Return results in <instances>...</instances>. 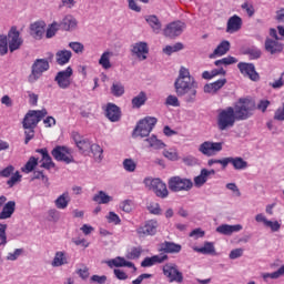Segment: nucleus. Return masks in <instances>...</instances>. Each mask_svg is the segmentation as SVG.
Segmentation results:
<instances>
[{"mask_svg": "<svg viewBox=\"0 0 284 284\" xmlns=\"http://www.w3.org/2000/svg\"><path fill=\"white\" fill-rule=\"evenodd\" d=\"M163 274L169 280V283H183V273L179 271V266L174 263H168L163 266Z\"/></svg>", "mask_w": 284, "mask_h": 284, "instance_id": "9", "label": "nucleus"}, {"mask_svg": "<svg viewBox=\"0 0 284 284\" xmlns=\"http://www.w3.org/2000/svg\"><path fill=\"white\" fill-rule=\"evenodd\" d=\"M162 250L166 252V254H179V252H181V245L173 242H164Z\"/></svg>", "mask_w": 284, "mask_h": 284, "instance_id": "42", "label": "nucleus"}, {"mask_svg": "<svg viewBox=\"0 0 284 284\" xmlns=\"http://www.w3.org/2000/svg\"><path fill=\"white\" fill-rule=\"evenodd\" d=\"M165 105H170L171 108H180L181 101H179V97L176 95H168L165 100Z\"/></svg>", "mask_w": 284, "mask_h": 284, "instance_id": "57", "label": "nucleus"}, {"mask_svg": "<svg viewBox=\"0 0 284 284\" xmlns=\"http://www.w3.org/2000/svg\"><path fill=\"white\" fill-rule=\"evenodd\" d=\"M21 181V173H19V171H17L14 174L11 175V178L7 181V184L9 185V187H14V185H17V183H20Z\"/></svg>", "mask_w": 284, "mask_h": 284, "instance_id": "60", "label": "nucleus"}, {"mask_svg": "<svg viewBox=\"0 0 284 284\" xmlns=\"http://www.w3.org/2000/svg\"><path fill=\"white\" fill-rule=\"evenodd\" d=\"M72 59V51L69 50H60L55 53V61L59 65H65L70 63Z\"/></svg>", "mask_w": 284, "mask_h": 284, "instance_id": "31", "label": "nucleus"}, {"mask_svg": "<svg viewBox=\"0 0 284 284\" xmlns=\"http://www.w3.org/2000/svg\"><path fill=\"white\" fill-rule=\"evenodd\" d=\"M7 43L10 52H14L16 50H19L21 45H23V39H21L19 31H17L14 28L9 31Z\"/></svg>", "mask_w": 284, "mask_h": 284, "instance_id": "17", "label": "nucleus"}, {"mask_svg": "<svg viewBox=\"0 0 284 284\" xmlns=\"http://www.w3.org/2000/svg\"><path fill=\"white\" fill-rule=\"evenodd\" d=\"M120 210L122 212H125L126 214H130L132 210H134V202L132 200H124L120 203Z\"/></svg>", "mask_w": 284, "mask_h": 284, "instance_id": "53", "label": "nucleus"}, {"mask_svg": "<svg viewBox=\"0 0 284 284\" xmlns=\"http://www.w3.org/2000/svg\"><path fill=\"white\" fill-rule=\"evenodd\" d=\"M199 152L204 156H216L219 152H223V142L204 141L200 144Z\"/></svg>", "mask_w": 284, "mask_h": 284, "instance_id": "10", "label": "nucleus"}, {"mask_svg": "<svg viewBox=\"0 0 284 284\" xmlns=\"http://www.w3.org/2000/svg\"><path fill=\"white\" fill-rule=\"evenodd\" d=\"M255 109L256 104H254V101L250 98H240L234 103L233 108L237 121H246V119H250Z\"/></svg>", "mask_w": 284, "mask_h": 284, "instance_id": "4", "label": "nucleus"}, {"mask_svg": "<svg viewBox=\"0 0 284 284\" xmlns=\"http://www.w3.org/2000/svg\"><path fill=\"white\" fill-rule=\"evenodd\" d=\"M69 263L68 253L65 251H57L51 265L52 267H63V265H68Z\"/></svg>", "mask_w": 284, "mask_h": 284, "instance_id": "25", "label": "nucleus"}, {"mask_svg": "<svg viewBox=\"0 0 284 284\" xmlns=\"http://www.w3.org/2000/svg\"><path fill=\"white\" fill-rule=\"evenodd\" d=\"M243 230V225L241 224H221L215 229L217 234H222L223 236H232V234H236Z\"/></svg>", "mask_w": 284, "mask_h": 284, "instance_id": "18", "label": "nucleus"}, {"mask_svg": "<svg viewBox=\"0 0 284 284\" xmlns=\"http://www.w3.org/2000/svg\"><path fill=\"white\" fill-rule=\"evenodd\" d=\"M215 174L216 171L214 170L202 169L200 174L193 180L195 187H203V185L207 183L210 176H214Z\"/></svg>", "mask_w": 284, "mask_h": 284, "instance_id": "20", "label": "nucleus"}, {"mask_svg": "<svg viewBox=\"0 0 284 284\" xmlns=\"http://www.w3.org/2000/svg\"><path fill=\"white\" fill-rule=\"evenodd\" d=\"M225 83H227V80L225 78L220 79L213 83H209L204 85V92L206 94H216V92H219V90H221V88H223Z\"/></svg>", "mask_w": 284, "mask_h": 284, "instance_id": "28", "label": "nucleus"}, {"mask_svg": "<svg viewBox=\"0 0 284 284\" xmlns=\"http://www.w3.org/2000/svg\"><path fill=\"white\" fill-rule=\"evenodd\" d=\"M144 141L148 143V148H151L152 150H163V148H165V143L156 138V135H151Z\"/></svg>", "mask_w": 284, "mask_h": 284, "instance_id": "36", "label": "nucleus"}, {"mask_svg": "<svg viewBox=\"0 0 284 284\" xmlns=\"http://www.w3.org/2000/svg\"><path fill=\"white\" fill-rule=\"evenodd\" d=\"M17 210V202L9 201L7 202L2 211L0 212V221H6L7 219H12V214H14V211Z\"/></svg>", "mask_w": 284, "mask_h": 284, "instance_id": "26", "label": "nucleus"}, {"mask_svg": "<svg viewBox=\"0 0 284 284\" xmlns=\"http://www.w3.org/2000/svg\"><path fill=\"white\" fill-rule=\"evenodd\" d=\"M69 48H71L75 54H81L85 50V47L81 42H70Z\"/></svg>", "mask_w": 284, "mask_h": 284, "instance_id": "59", "label": "nucleus"}, {"mask_svg": "<svg viewBox=\"0 0 284 284\" xmlns=\"http://www.w3.org/2000/svg\"><path fill=\"white\" fill-rule=\"evenodd\" d=\"M159 230V221L148 220L145 223L136 229V234L140 239H145V236H154Z\"/></svg>", "mask_w": 284, "mask_h": 284, "instance_id": "11", "label": "nucleus"}, {"mask_svg": "<svg viewBox=\"0 0 284 284\" xmlns=\"http://www.w3.org/2000/svg\"><path fill=\"white\" fill-rule=\"evenodd\" d=\"M171 192H190L194 187V182L187 178L172 176L168 182Z\"/></svg>", "mask_w": 284, "mask_h": 284, "instance_id": "6", "label": "nucleus"}, {"mask_svg": "<svg viewBox=\"0 0 284 284\" xmlns=\"http://www.w3.org/2000/svg\"><path fill=\"white\" fill-rule=\"evenodd\" d=\"M154 125H156V118L146 116L141 120L134 129V136H141V139L145 136H150V132L154 130Z\"/></svg>", "mask_w": 284, "mask_h": 284, "instance_id": "8", "label": "nucleus"}, {"mask_svg": "<svg viewBox=\"0 0 284 284\" xmlns=\"http://www.w3.org/2000/svg\"><path fill=\"white\" fill-rule=\"evenodd\" d=\"M141 254H143V248L141 246L132 247L126 253V258L129 261H136V258L141 257Z\"/></svg>", "mask_w": 284, "mask_h": 284, "instance_id": "50", "label": "nucleus"}, {"mask_svg": "<svg viewBox=\"0 0 284 284\" xmlns=\"http://www.w3.org/2000/svg\"><path fill=\"white\" fill-rule=\"evenodd\" d=\"M37 165H39V160L34 156H31L26 165L21 168V171L24 172V174H30V172H32Z\"/></svg>", "mask_w": 284, "mask_h": 284, "instance_id": "46", "label": "nucleus"}, {"mask_svg": "<svg viewBox=\"0 0 284 284\" xmlns=\"http://www.w3.org/2000/svg\"><path fill=\"white\" fill-rule=\"evenodd\" d=\"M227 52H230V41L224 40L216 47V49L210 55V59H214L215 57H223L224 54H227Z\"/></svg>", "mask_w": 284, "mask_h": 284, "instance_id": "32", "label": "nucleus"}, {"mask_svg": "<svg viewBox=\"0 0 284 284\" xmlns=\"http://www.w3.org/2000/svg\"><path fill=\"white\" fill-rule=\"evenodd\" d=\"M48 219L51 221V223H59L61 212H59L57 209H51L48 211Z\"/></svg>", "mask_w": 284, "mask_h": 284, "instance_id": "56", "label": "nucleus"}, {"mask_svg": "<svg viewBox=\"0 0 284 284\" xmlns=\"http://www.w3.org/2000/svg\"><path fill=\"white\" fill-rule=\"evenodd\" d=\"M45 32V22L39 21L31 24V34L34 39H41Z\"/></svg>", "mask_w": 284, "mask_h": 284, "instance_id": "34", "label": "nucleus"}, {"mask_svg": "<svg viewBox=\"0 0 284 284\" xmlns=\"http://www.w3.org/2000/svg\"><path fill=\"white\" fill-rule=\"evenodd\" d=\"M162 154L165 159H168V161H179L181 159L179 149L176 146L164 149Z\"/></svg>", "mask_w": 284, "mask_h": 284, "instance_id": "37", "label": "nucleus"}, {"mask_svg": "<svg viewBox=\"0 0 284 284\" xmlns=\"http://www.w3.org/2000/svg\"><path fill=\"white\" fill-rule=\"evenodd\" d=\"M51 154L55 161H62L63 163H72L74 161L72 150L67 146H55Z\"/></svg>", "mask_w": 284, "mask_h": 284, "instance_id": "15", "label": "nucleus"}, {"mask_svg": "<svg viewBox=\"0 0 284 284\" xmlns=\"http://www.w3.org/2000/svg\"><path fill=\"white\" fill-rule=\"evenodd\" d=\"M247 54L250 59L254 61L256 59H261V55L263 54V52L261 51V49L256 47H252L251 49L247 50Z\"/></svg>", "mask_w": 284, "mask_h": 284, "instance_id": "58", "label": "nucleus"}, {"mask_svg": "<svg viewBox=\"0 0 284 284\" xmlns=\"http://www.w3.org/2000/svg\"><path fill=\"white\" fill-rule=\"evenodd\" d=\"M145 20L155 34L161 32V21L156 16H148Z\"/></svg>", "mask_w": 284, "mask_h": 284, "instance_id": "41", "label": "nucleus"}, {"mask_svg": "<svg viewBox=\"0 0 284 284\" xmlns=\"http://www.w3.org/2000/svg\"><path fill=\"white\" fill-rule=\"evenodd\" d=\"M106 264L109 267H131L133 272H136V266H134V263L128 262L125 257L118 256L109 260Z\"/></svg>", "mask_w": 284, "mask_h": 284, "instance_id": "24", "label": "nucleus"}, {"mask_svg": "<svg viewBox=\"0 0 284 284\" xmlns=\"http://www.w3.org/2000/svg\"><path fill=\"white\" fill-rule=\"evenodd\" d=\"M196 88H199V83L190 74V69L181 67L174 82L176 97L183 98L185 103H194L196 101Z\"/></svg>", "mask_w": 284, "mask_h": 284, "instance_id": "1", "label": "nucleus"}, {"mask_svg": "<svg viewBox=\"0 0 284 284\" xmlns=\"http://www.w3.org/2000/svg\"><path fill=\"white\" fill-rule=\"evenodd\" d=\"M105 116L112 123H116L121 119V109L114 103H108L105 106Z\"/></svg>", "mask_w": 284, "mask_h": 284, "instance_id": "21", "label": "nucleus"}, {"mask_svg": "<svg viewBox=\"0 0 284 284\" xmlns=\"http://www.w3.org/2000/svg\"><path fill=\"white\" fill-rule=\"evenodd\" d=\"M242 26L243 19L237 14H234L227 20L226 32H229V34H234V32H239V30H241Z\"/></svg>", "mask_w": 284, "mask_h": 284, "instance_id": "22", "label": "nucleus"}, {"mask_svg": "<svg viewBox=\"0 0 284 284\" xmlns=\"http://www.w3.org/2000/svg\"><path fill=\"white\" fill-rule=\"evenodd\" d=\"M113 57H114V52L104 51L99 59V65H101L103 70H110V68H112L111 59Z\"/></svg>", "mask_w": 284, "mask_h": 284, "instance_id": "29", "label": "nucleus"}, {"mask_svg": "<svg viewBox=\"0 0 284 284\" xmlns=\"http://www.w3.org/2000/svg\"><path fill=\"white\" fill-rule=\"evenodd\" d=\"M72 67H68L65 70L57 73L54 81L61 90H68L72 85Z\"/></svg>", "mask_w": 284, "mask_h": 284, "instance_id": "12", "label": "nucleus"}, {"mask_svg": "<svg viewBox=\"0 0 284 284\" xmlns=\"http://www.w3.org/2000/svg\"><path fill=\"white\" fill-rule=\"evenodd\" d=\"M48 115V111L45 109L38 111H29L22 121V126L26 129V140L24 143L28 145L32 139H34V128L39 125V122L43 116Z\"/></svg>", "mask_w": 284, "mask_h": 284, "instance_id": "2", "label": "nucleus"}, {"mask_svg": "<svg viewBox=\"0 0 284 284\" xmlns=\"http://www.w3.org/2000/svg\"><path fill=\"white\" fill-rule=\"evenodd\" d=\"M122 166L125 172H136V161L132 158H126L122 161Z\"/></svg>", "mask_w": 284, "mask_h": 284, "instance_id": "45", "label": "nucleus"}, {"mask_svg": "<svg viewBox=\"0 0 284 284\" xmlns=\"http://www.w3.org/2000/svg\"><path fill=\"white\" fill-rule=\"evenodd\" d=\"M241 8L244 10V12H246L247 17H254V12H256L254 10V4L247 1L242 3Z\"/></svg>", "mask_w": 284, "mask_h": 284, "instance_id": "61", "label": "nucleus"}, {"mask_svg": "<svg viewBox=\"0 0 284 284\" xmlns=\"http://www.w3.org/2000/svg\"><path fill=\"white\" fill-rule=\"evenodd\" d=\"M48 70H50V62L45 59H37L31 67L29 83H37L43 77V72H48Z\"/></svg>", "mask_w": 284, "mask_h": 284, "instance_id": "7", "label": "nucleus"}, {"mask_svg": "<svg viewBox=\"0 0 284 284\" xmlns=\"http://www.w3.org/2000/svg\"><path fill=\"white\" fill-rule=\"evenodd\" d=\"M239 119L236 118V113L234 112V106H226L225 109H220L217 111V130L224 132V130H230V128H234V123H236Z\"/></svg>", "mask_w": 284, "mask_h": 284, "instance_id": "3", "label": "nucleus"}, {"mask_svg": "<svg viewBox=\"0 0 284 284\" xmlns=\"http://www.w3.org/2000/svg\"><path fill=\"white\" fill-rule=\"evenodd\" d=\"M264 227H270L271 232H280L281 223L278 221L267 220Z\"/></svg>", "mask_w": 284, "mask_h": 284, "instance_id": "62", "label": "nucleus"}, {"mask_svg": "<svg viewBox=\"0 0 284 284\" xmlns=\"http://www.w3.org/2000/svg\"><path fill=\"white\" fill-rule=\"evenodd\" d=\"M185 28H186L185 22H181V21L170 22L164 28L163 34L164 37L174 39V37H180V34H183Z\"/></svg>", "mask_w": 284, "mask_h": 284, "instance_id": "14", "label": "nucleus"}, {"mask_svg": "<svg viewBox=\"0 0 284 284\" xmlns=\"http://www.w3.org/2000/svg\"><path fill=\"white\" fill-rule=\"evenodd\" d=\"M148 211L150 214H154L155 216H161L163 214V210H161V205L156 202H151L148 205Z\"/></svg>", "mask_w": 284, "mask_h": 284, "instance_id": "52", "label": "nucleus"}, {"mask_svg": "<svg viewBox=\"0 0 284 284\" xmlns=\"http://www.w3.org/2000/svg\"><path fill=\"white\" fill-rule=\"evenodd\" d=\"M231 165H233L234 170H237V171L247 170V168H250V164L247 163V161H245L241 156L232 158Z\"/></svg>", "mask_w": 284, "mask_h": 284, "instance_id": "43", "label": "nucleus"}, {"mask_svg": "<svg viewBox=\"0 0 284 284\" xmlns=\"http://www.w3.org/2000/svg\"><path fill=\"white\" fill-rule=\"evenodd\" d=\"M105 219L108 223H112L113 225H121V217L113 211H110Z\"/></svg>", "mask_w": 284, "mask_h": 284, "instance_id": "55", "label": "nucleus"}, {"mask_svg": "<svg viewBox=\"0 0 284 284\" xmlns=\"http://www.w3.org/2000/svg\"><path fill=\"white\" fill-rule=\"evenodd\" d=\"M39 154H42V164L41 168H44L45 170H52L54 168V162H52V158L48 153V149H39L37 150Z\"/></svg>", "mask_w": 284, "mask_h": 284, "instance_id": "33", "label": "nucleus"}, {"mask_svg": "<svg viewBox=\"0 0 284 284\" xmlns=\"http://www.w3.org/2000/svg\"><path fill=\"white\" fill-rule=\"evenodd\" d=\"M164 261H168V255L165 254L153 255L151 257H145L141 262V267H152L154 265L164 263Z\"/></svg>", "mask_w": 284, "mask_h": 284, "instance_id": "23", "label": "nucleus"}, {"mask_svg": "<svg viewBox=\"0 0 284 284\" xmlns=\"http://www.w3.org/2000/svg\"><path fill=\"white\" fill-rule=\"evenodd\" d=\"M234 63H239V60L232 55H229L226 58L216 60L214 62V65H216L217 68H223V65H234Z\"/></svg>", "mask_w": 284, "mask_h": 284, "instance_id": "48", "label": "nucleus"}, {"mask_svg": "<svg viewBox=\"0 0 284 284\" xmlns=\"http://www.w3.org/2000/svg\"><path fill=\"white\" fill-rule=\"evenodd\" d=\"M145 187L154 192L160 199H168L170 191H168V185L161 181L159 178H146L143 181Z\"/></svg>", "mask_w": 284, "mask_h": 284, "instance_id": "5", "label": "nucleus"}, {"mask_svg": "<svg viewBox=\"0 0 284 284\" xmlns=\"http://www.w3.org/2000/svg\"><path fill=\"white\" fill-rule=\"evenodd\" d=\"M21 254H23V248H16L13 252L8 253L7 261H17Z\"/></svg>", "mask_w": 284, "mask_h": 284, "instance_id": "64", "label": "nucleus"}, {"mask_svg": "<svg viewBox=\"0 0 284 284\" xmlns=\"http://www.w3.org/2000/svg\"><path fill=\"white\" fill-rule=\"evenodd\" d=\"M181 50H183V43L178 42L175 44H171V45H166L163 48V52L164 54H168L170 57V54H174V52H181Z\"/></svg>", "mask_w": 284, "mask_h": 284, "instance_id": "51", "label": "nucleus"}, {"mask_svg": "<svg viewBox=\"0 0 284 284\" xmlns=\"http://www.w3.org/2000/svg\"><path fill=\"white\" fill-rule=\"evenodd\" d=\"M265 50L270 52V54H278V52H283V43L277 40L266 39Z\"/></svg>", "mask_w": 284, "mask_h": 284, "instance_id": "27", "label": "nucleus"}, {"mask_svg": "<svg viewBox=\"0 0 284 284\" xmlns=\"http://www.w3.org/2000/svg\"><path fill=\"white\" fill-rule=\"evenodd\" d=\"M59 30V23L53 22L49 26L47 29V39H52L57 34V31Z\"/></svg>", "mask_w": 284, "mask_h": 284, "instance_id": "63", "label": "nucleus"}, {"mask_svg": "<svg viewBox=\"0 0 284 284\" xmlns=\"http://www.w3.org/2000/svg\"><path fill=\"white\" fill-rule=\"evenodd\" d=\"M72 138L77 148H79V150H81L83 153L90 152V150H92V142L81 136V134H79L78 132H73Z\"/></svg>", "mask_w": 284, "mask_h": 284, "instance_id": "19", "label": "nucleus"}, {"mask_svg": "<svg viewBox=\"0 0 284 284\" xmlns=\"http://www.w3.org/2000/svg\"><path fill=\"white\" fill-rule=\"evenodd\" d=\"M111 94L116 98L123 97L125 94V85L119 81H114L111 85Z\"/></svg>", "mask_w": 284, "mask_h": 284, "instance_id": "40", "label": "nucleus"}, {"mask_svg": "<svg viewBox=\"0 0 284 284\" xmlns=\"http://www.w3.org/2000/svg\"><path fill=\"white\" fill-rule=\"evenodd\" d=\"M90 150L97 163H101L103 161V149L101 148V145L92 144Z\"/></svg>", "mask_w": 284, "mask_h": 284, "instance_id": "47", "label": "nucleus"}, {"mask_svg": "<svg viewBox=\"0 0 284 284\" xmlns=\"http://www.w3.org/2000/svg\"><path fill=\"white\" fill-rule=\"evenodd\" d=\"M131 54L136 61H145L150 54V47L148 42L139 41L131 45Z\"/></svg>", "mask_w": 284, "mask_h": 284, "instance_id": "13", "label": "nucleus"}, {"mask_svg": "<svg viewBox=\"0 0 284 284\" xmlns=\"http://www.w3.org/2000/svg\"><path fill=\"white\" fill-rule=\"evenodd\" d=\"M61 28L70 31V30H74L77 28V19L72 16H65L62 21H61Z\"/></svg>", "mask_w": 284, "mask_h": 284, "instance_id": "38", "label": "nucleus"}, {"mask_svg": "<svg viewBox=\"0 0 284 284\" xmlns=\"http://www.w3.org/2000/svg\"><path fill=\"white\" fill-rule=\"evenodd\" d=\"M145 101H148V95L142 91L132 99L131 103L133 108H141V105H145Z\"/></svg>", "mask_w": 284, "mask_h": 284, "instance_id": "49", "label": "nucleus"}, {"mask_svg": "<svg viewBox=\"0 0 284 284\" xmlns=\"http://www.w3.org/2000/svg\"><path fill=\"white\" fill-rule=\"evenodd\" d=\"M237 68L241 74H243V77H247L251 79V81H258V79H261L258 72H256V67H254V63L240 62Z\"/></svg>", "mask_w": 284, "mask_h": 284, "instance_id": "16", "label": "nucleus"}, {"mask_svg": "<svg viewBox=\"0 0 284 284\" xmlns=\"http://www.w3.org/2000/svg\"><path fill=\"white\" fill-rule=\"evenodd\" d=\"M54 205L58 210H65L70 205V193L68 191L63 192L54 201Z\"/></svg>", "mask_w": 284, "mask_h": 284, "instance_id": "35", "label": "nucleus"}, {"mask_svg": "<svg viewBox=\"0 0 284 284\" xmlns=\"http://www.w3.org/2000/svg\"><path fill=\"white\" fill-rule=\"evenodd\" d=\"M284 276V264L272 273H262V278L265 283H270V281H278V278H283Z\"/></svg>", "mask_w": 284, "mask_h": 284, "instance_id": "30", "label": "nucleus"}, {"mask_svg": "<svg viewBox=\"0 0 284 284\" xmlns=\"http://www.w3.org/2000/svg\"><path fill=\"white\" fill-rule=\"evenodd\" d=\"M93 201H95V203H99L100 205H106V203H112V201H114V199L112 196L108 195V193H105L103 191H99L93 196Z\"/></svg>", "mask_w": 284, "mask_h": 284, "instance_id": "39", "label": "nucleus"}, {"mask_svg": "<svg viewBox=\"0 0 284 284\" xmlns=\"http://www.w3.org/2000/svg\"><path fill=\"white\" fill-rule=\"evenodd\" d=\"M225 187L226 190H229V192H231L232 196H235L237 199L241 196V189H239V185H236V183H226Z\"/></svg>", "mask_w": 284, "mask_h": 284, "instance_id": "54", "label": "nucleus"}, {"mask_svg": "<svg viewBox=\"0 0 284 284\" xmlns=\"http://www.w3.org/2000/svg\"><path fill=\"white\" fill-rule=\"evenodd\" d=\"M193 250L200 254H216V248L212 242H205L202 247H194Z\"/></svg>", "mask_w": 284, "mask_h": 284, "instance_id": "44", "label": "nucleus"}]
</instances>
